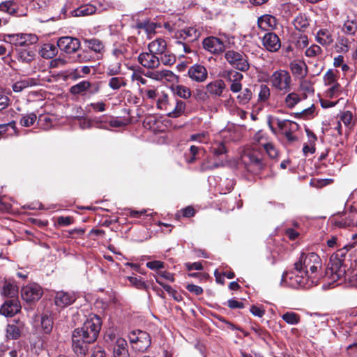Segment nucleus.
Masks as SVG:
<instances>
[{
  "label": "nucleus",
  "instance_id": "obj_1",
  "mask_svg": "<svg viewBox=\"0 0 357 357\" xmlns=\"http://www.w3.org/2000/svg\"><path fill=\"white\" fill-rule=\"evenodd\" d=\"M102 321L99 316L91 314L84 323L82 327L77 328L74 331L76 334H80L85 338L86 342L93 343L98 338L101 329Z\"/></svg>",
  "mask_w": 357,
  "mask_h": 357
},
{
  "label": "nucleus",
  "instance_id": "obj_2",
  "mask_svg": "<svg viewBox=\"0 0 357 357\" xmlns=\"http://www.w3.org/2000/svg\"><path fill=\"white\" fill-rule=\"evenodd\" d=\"M321 268V259L315 252L301 253L299 260L294 264V269L301 273L306 271L307 274H309V269L311 274H314Z\"/></svg>",
  "mask_w": 357,
  "mask_h": 357
},
{
  "label": "nucleus",
  "instance_id": "obj_3",
  "mask_svg": "<svg viewBox=\"0 0 357 357\" xmlns=\"http://www.w3.org/2000/svg\"><path fill=\"white\" fill-rule=\"evenodd\" d=\"M347 266L342 261L333 260L330 258L328 267L326 269L324 278L328 279L331 283L337 282V285L341 284L343 281H346L347 273Z\"/></svg>",
  "mask_w": 357,
  "mask_h": 357
},
{
  "label": "nucleus",
  "instance_id": "obj_4",
  "mask_svg": "<svg viewBox=\"0 0 357 357\" xmlns=\"http://www.w3.org/2000/svg\"><path fill=\"white\" fill-rule=\"evenodd\" d=\"M283 278L285 280L289 279L290 284L294 288L301 287L308 289L312 287L313 284L317 283L319 278L316 276L312 277L307 274L306 271L302 273H298L296 271V269H295L294 271L286 273L285 275H283Z\"/></svg>",
  "mask_w": 357,
  "mask_h": 357
},
{
  "label": "nucleus",
  "instance_id": "obj_5",
  "mask_svg": "<svg viewBox=\"0 0 357 357\" xmlns=\"http://www.w3.org/2000/svg\"><path fill=\"white\" fill-rule=\"evenodd\" d=\"M270 82L273 88L282 93H287L291 89V77L285 70L280 69L273 72L270 77Z\"/></svg>",
  "mask_w": 357,
  "mask_h": 357
},
{
  "label": "nucleus",
  "instance_id": "obj_6",
  "mask_svg": "<svg viewBox=\"0 0 357 357\" xmlns=\"http://www.w3.org/2000/svg\"><path fill=\"white\" fill-rule=\"evenodd\" d=\"M249 171L259 173L266 167V160L261 152L257 150L248 151L243 157Z\"/></svg>",
  "mask_w": 357,
  "mask_h": 357
},
{
  "label": "nucleus",
  "instance_id": "obj_7",
  "mask_svg": "<svg viewBox=\"0 0 357 357\" xmlns=\"http://www.w3.org/2000/svg\"><path fill=\"white\" fill-rule=\"evenodd\" d=\"M129 340L132 349L139 352L146 351L151 344L149 334L139 330L132 331L129 334Z\"/></svg>",
  "mask_w": 357,
  "mask_h": 357
},
{
  "label": "nucleus",
  "instance_id": "obj_8",
  "mask_svg": "<svg viewBox=\"0 0 357 357\" xmlns=\"http://www.w3.org/2000/svg\"><path fill=\"white\" fill-rule=\"evenodd\" d=\"M225 58L234 68L245 72L250 68L247 56L243 52L229 50L226 52Z\"/></svg>",
  "mask_w": 357,
  "mask_h": 357
},
{
  "label": "nucleus",
  "instance_id": "obj_9",
  "mask_svg": "<svg viewBox=\"0 0 357 357\" xmlns=\"http://www.w3.org/2000/svg\"><path fill=\"white\" fill-rule=\"evenodd\" d=\"M4 40L15 46L26 47L38 41V37L33 34H8Z\"/></svg>",
  "mask_w": 357,
  "mask_h": 357
},
{
  "label": "nucleus",
  "instance_id": "obj_10",
  "mask_svg": "<svg viewBox=\"0 0 357 357\" xmlns=\"http://www.w3.org/2000/svg\"><path fill=\"white\" fill-rule=\"evenodd\" d=\"M57 46L61 51L67 54H73L80 47V42L76 38L64 36L59 38Z\"/></svg>",
  "mask_w": 357,
  "mask_h": 357
},
{
  "label": "nucleus",
  "instance_id": "obj_11",
  "mask_svg": "<svg viewBox=\"0 0 357 357\" xmlns=\"http://www.w3.org/2000/svg\"><path fill=\"white\" fill-rule=\"evenodd\" d=\"M41 287L36 284L27 285L22 289L21 296L26 303L38 301L43 295Z\"/></svg>",
  "mask_w": 357,
  "mask_h": 357
},
{
  "label": "nucleus",
  "instance_id": "obj_12",
  "mask_svg": "<svg viewBox=\"0 0 357 357\" xmlns=\"http://www.w3.org/2000/svg\"><path fill=\"white\" fill-rule=\"evenodd\" d=\"M203 47L213 54H220L225 51V45L222 40L217 37L208 36L202 41Z\"/></svg>",
  "mask_w": 357,
  "mask_h": 357
},
{
  "label": "nucleus",
  "instance_id": "obj_13",
  "mask_svg": "<svg viewBox=\"0 0 357 357\" xmlns=\"http://www.w3.org/2000/svg\"><path fill=\"white\" fill-rule=\"evenodd\" d=\"M262 45L270 52H277L281 47V41L278 35L268 31L262 37Z\"/></svg>",
  "mask_w": 357,
  "mask_h": 357
},
{
  "label": "nucleus",
  "instance_id": "obj_14",
  "mask_svg": "<svg viewBox=\"0 0 357 357\" xmlns=\"http://www.w3.org/2000/svg\"><path fill=\"white\" fill-rule=\"evenodd\" d=\"M335 225L340 227L357 226V209L351 207L349 211H345L335 221Z\"/></svg>",
  "mask_w": 357,
  "mask_h": 357
},
{
  "label": "nucleus",
  "instance_id": "obj_15",
  "mask_svg": "<svg viewBox=\"0 0 357 357\" xmlns=\"http://www.w3.org/2000/svg\"><path fill=\"white\" fill-rule=\"evenodd\" d=\"M92 342H88L84 337L80 334H76V331H73L72 335V347L75 353L77 355L84 356L88 352L89 344Z\"/></svg>",
  "mask_w": 357,
  "mask_h": 357
},
{
  "label": "nucleus",
  "instance_id": "obj_16",
  "mask_svg": "<svg viewBox=\"0 0 357 357\" xmlns=\"http://www.w3.org/2000/svg\"><path fill=\"white\" fill-rule=\"evenodd\" d=\"M138 62L145 68L155 69L160 66V59L156 54L149 52H142L138 56Z\"/></svg>",
  "mask_w": 357,
  "mask_h": 357
},
{
  "label": "nucleus",
  "instance_id": "obj_17",
  "mask_svg": "<svg viewBox=\"0 0 357 357\" xmlns=\"http://www.w3.org/2000/svg\"><path fill=\"white\" fill-rule=\"evenodd\" d=\"M76 299L74 292L59 291L55 293L54 304L60 308H64L73 304Z\"/></svg>",
  "mask_w": 357,
  "mask_h": 357
},
{
  "label": "nucleus",
  "instance_id": "obj_18",
  "mask_svg": "<svg viewBox=\"0 0 357 357\" xmlns=\"http://www.w3.org/2000/svg\"><path fill=\"white\" fill-rule=\"evenodd\" d=\"M21 310V305L17 298L8 299L0 308V313L6 317H13Z\"/></svg>",
  "mask_w": 357,
  "mask_h": 357
},
{
  "label": "nucleus",
  "instance_id": "obj_19",
  "mask_svg": "<svg viewBox=\"0 0 357 357\" xmlns=\"http://www.w3.org/2000/svg\"><path fill=\"white\" fill-rule=\"evenodd\" d=\"M190 78L197 82H204L208 77L206 68L200 64H195L190 66L188 71Z\"/></svg>",
  "mask_w": 357,
  "mask_h": 357
},
{
  "label": "nucleus",
  "instance_id": "obj_20",
  "mask_svg": "<svg viewBox=\"0 0 357 357\" xmlns=\"http://www.w3.org/2000/svg\"><path fill=\"white\" fill-rule=\"evenodd\" d=\"M315 39L321 45L329 46L334 41L333 31L326 28L320 29L316 33Z\"/></svg>",
  "mask_w": 357,
  "mask_h": 357
},
{
  "label": "nucleus",
  "instance_id": "obj_21",
  "mask_svg": "<svg viewBox=\"0 0 357 357\" xmlns=\"http://www.w3.org/2000/svg\"><path fill=\"white\" fill-rule=\"evenodd\" d=\"M257 25L262 31H271L277 25V20L273 15H264L258 18Z\"/></svg>",
  "mask_w": 357,
  "mask_h": 357
},
{
  "label": "nucleus",
  "instance_id": "obj_22",
  "mask_svg": "<svg viewBox=\"0 0 357 357\" xmlns=\"http://www.w3.org/2000/svg\"><path fill=\"white\" fill-rule=\"evenodd\" d=\"M225 87L226 85L223 80L216 79L209 82L206 86V89L207 90L209 96L220 97L222 96Z\"/></svg>",
  "mask_w": 357,
  "mask_h": 357
},
{
  "label": "nucleus",
  "instance_id": "obj_23",
  "mask_svg": "<svg viewBox=\"0 0 357 357\" xmlns=\"http://www.w3.org/2000/svg\"><path fill=\"white\" fill-rule=\"evenodd\" d=\"M111 347H112L114 357L129 356L128 344L124 339H116V343L114 344V345H112Z\"/></svg>",
  "mask_w": 357,
  "mask_h": 357
},
{
  "label": "nucleus",
  "instance_id": "obj_24",
  "mask_svg": "<svg viewBox=\"0 0 357 357\" xmlns=\"http://www.w3.org/2000/svg\"><path fill=\"white\" fill-rule=\"evenodd\" d=\"M167 48V43L162 38H157L148 45V50L155 54H163Z\"/></svg>",
  "mask_w": 357,
  "mask_h": 357
},
{
  "label": "nucleus",
  "instance_id": "obj_25",
  "mask_svg": "<svg viewBox=\"0 0 357 357\" xmlns=\"http://www.w3.org/2000/svg\"><path fill=\"white\" fill-rule=\"evenodd\" d=\"M200 35V33L194 27H188L181 30L176 34V38H181L184 40L193 41Z\"/></svg>",
  "mask_w": 357,
  "mask_h": 357
},
{
  "label": "nucleus",
  "instance_id": "obj_26",
  "mask_svg": "<svg viewBox=\"0 0 357 357\" xmlns=\"http://www.w3.org/2000/svg\"><path fill=\"white\" fill-rule=\"evenodd\" d=\"M58 48L57 45L45 43L42 46L40 54L44 59H52L57 54Z\"/></svg>",
  "mask_w": 357,
  "mask_h": 357
},
{
  "label": "nucleus",
  "instance_id": "obj_27",
  "mask_svg": "<svg viewBox=\"0 0 357 357\" xmlns=\"http://www.w3.org/2000/svg\"><path fill=\"white\" fill-rule=\"evenodd\" d=\"M23 324L17 322L16 324H8L6 328V337L10 340H17L21 335Z\"/></svg>",
  "mask_w": 357,
  "mask_h": 357
},
{
  "label": "nucleus",
  "instance_id": "obj_28",
  "mask_svg": "<svg viewBox=\"0 0 357 357\" xmlns=\"http://www.w3.org/2000/svg\"><path fill=\"white\" fill-rule=\"evenodd\" d=\"M36 84L37 83L35 79L27 78L16 82L13 84L12 88L15 92L19 93L22 91L24 89L35 86Z\"/></svg>",
  "mask_w": 357,
  "mask_h": 357
},
{
  "label": "nucleus",
  "instance_id": "obj_29",
  "mask_svg": "<svg viewBox=\"0 0 357 357\" xmlns=\"http://www.w3.org/2000/svg\"><path fill=\"white\" fill-rule=\"evenodd\" d=\"M96 11V6L91 4H86L73 10L72 15L75 17L87 16L95 13Z\"/></svg>",
  "mask_w": 357,
  "mask_h": 357
},
{
  "label": "nucleus",
  "instance_id": "obj_30",
  "mask_svg": "<svg viewBox=\"0 0 357 357\" xmlns=\"http://www.w3.org/2000/svg\"><path fill=\"white\" fill-rule=\"evenodd\" d=\"M160 26L155 22H151L149 21H143L137 23L136 28L138 29H143L146 33L148 37H151V35L155 33V29Z\"/></svg>",
  "mask_w": 357,
  "mask_h": 357
},
{
  "label": "nucleus",
  "instance_id": "obj_31",
  "mask_svg": "<svg viewBox=\"0 0 357 357\" xmlns=\"http://www.w3.org/2000/svg\"><path fill=\"white\" fill-rule=\"evenodd\" d=\"M224 165L225 164L222 161L212 162L211 158L207 157L200 165L199 171L204 172L223 167Z\"/></svg>",
  "mask_w": 357,
  "mask_h": 357
},
{
  "label": "nucleus",
  "instance_id": "obj_32",
  "mask_svg": "<svg viewBox=\"0 0 357 357\" xmlns=\"http://www.w3.org/2000/svg\"><path fill=\"white\" fill-rule=\"evenodd\" d=\"M91 87V83L89 81H82L70 88V93L73 95H82Z\"/></svg>",
  "mask_w": 357,
  "mask_h": 357
},
{
  "label": "nucleus",
  "instance_id": "obj_33",
  "mask_svg": "<svg viewBox=\"0 0 357 357\" xmlns=\"http://www.w3.org/2000/svg\"><path fill=\"white\" fill-rule=\"evenodd\" d=\"M293 24L295 29L300 31H305L310 25L307 17L302 14L298 15L294 18Z\"/></svg>",
  "mask_w": 357,
  "mask_h": 357
},
{
  "label": "nucleus",
  "instance_id": "obj_34",
  "mask_svg": "<svg viewBox=\"0 0 357 357\" xmlns=\"http://www.w3.org/2000/svg\"><path fill=\"white\" fill-rule=\"evenodd\" d=\"M290 68L294 75L304 77L307 74V66L304 62H291L290 63Z\"/></svg>",
  "mask_w": 357,
  "mask_h": 357
},
{
  "label": "nucleus",
  "instance_id": "obj_35",
  "mask_svg": "<svg viewBox=\"0 0 357 357\" xmlns=\"http://www.w3.org/2000/svg\"><path fill=\"white\" fill-rule=\"evenodd\" d=\"M185 103L180 100H176V106L172 110L167 113L169 117L176 118L183 114L185 109Z\"/></svg>",
  "mask_w": 357,
  "mask_h": 357
},
{
  "label": "nucleus",
  "instance_id": "obj_36",
  "mask_svg": "<svg viewBox=\"0 0 357 357\" xmlns=\"http://www.w3.org/2000/svg\"><path fill=\"white\" fill-rule=\"evenodd\" d=\"M172 91L174 94L183 99H188L192 96L190 89L183 85L174 86L172 87Z\"/></svg>",
  "mask_w": 357,
  "mask_h": 357
},
{
  "label": "nucleus",
  "instance_id": "obj_37",
  "mask_svg": "<svg viewBox=\"0 0 357 357\" xmlns=\"http://www.w3.org/2000/svg\"><path fill=\"white\" fill-rule=\"evenodd\" d=\"M84 43L89 49L97 53H100L104 49V45L97 38L85 39Z\"/></svg>",
  "mask_w": 357,
  "mask_h": 357
},
{
  "label": "nucleus",
  "instance_id": "obj_38",
  "mask_svg": "<svg viewBox=\"0 0 357 357\" xmlns=\"http://www.w3.org/2000/svg\"><path fill=\"white\" fill-rule=\"evenodd\" d=\"M172 73L168 70H163L160 71H149L145 74V76L156 80H161L163 78L171 77Z\"/></svg>",
  "mask_w": 357,
  "mask_h": 357
},
{
  "label": "nucleus",
  "instance_id": "obj_39",
  "mask_svg": "<svg viewBox=\"0 0 357 357\" xmlns=\"http://www.w3.org/2000/svg\"><path fill=\"white\" fill-rule=\"evenodd\" d=\"M40 325L44 333L49 334L53 328V320L47 314H43L41 317Z\"/></svg>",
  "mask_w": 357,
  "mask_h": 357
},
{
  "label": "nucleus",
  "instance_id": "obj_40",
  "mask_svg": "<svg viewBox=\"0 0 357 357\" xmlns=\"http://www.w3.org/2000/svg\"><path fill=\"white\" fill-rule=\"evenodd\" d=\"M36 119L37 116L33 112L22 114L20 120V123L22 126L30 127L34 124Z\"/></svg>",
  "mask_w": 357,
  "mask_h": 357
},
{
  "label": "nucleus",
  "instance_id": "obj_41",
  "mask_svg": "<svg viewBox=\"0 0 357 357\" xmlns=\"http://www.w3.org/2000/svg\"><path fill=\"white\" fill-rule=\"evenodd\" d=\"M354 247V244L347 245L344 246L342 248L337 250L336 252L333 253L331 255V258L333 259V260L342 261V262H344L346 254L347 253L349 250Z\"/></svg>",
  "mask_w": 357,
  "mask_h": 357
},
{
  "label": "nucleus",
  "instance_id": "obj_42",
  "mask_svg": "<svg viewBox=\"0 0 357 357\" xmlns=\"http://www.w3.org/2000/svg\"><path fill=\"white\" fill-rule=\"evenodd\" d=\"M0 11L14 15L17 12L16 3L13 1H6L0 3Z\"/></svg>",
  "mask_w": 357,
  "mask_h": 357
},
{
  "label": "nucleus",
  "instance_id": "obj_43",
  "mask_svg": "<svg viewBox=\"0 0 357 357\" xmlns=\"http://www.w3.org/2000/svg\"><path fill=\"white\" fill-rule=\"evenodd\" d=\"M3 294L5 296L12 298H16L15 296L17 294V287L16 285L7 283L4 284L3 287Z\"/></svg>",
  "mask_w": 357,
  "mask_h": 357
},
{
  "label": "nucleus",
  "instance_id": "obj_44",
  "mask_svg": "<svg viewBox=\"0 0 357 357\" xmlns=\"http://www.w3.org/2000/svg\"><path fill=\"white\" fill-rule=\"evenodd\" d=\"M271 96V90L266 84H261L258 94V101L260 102H266Z\"/></svg>",
  "mask_w": 357,
  "mask_h": 357
},
{
  "label": "nucleus",
  "instance_id": "obj_45",
  "mask_svg": "<svg viewBox=\"0 0 357 357\" xmlns=\"http://www.w3.org/2000/svg\"><path fill=\"white\" fill-rule=\"evenodd\" d=\"M282 319L287 324L295 325L299 323L300 316L294 312H287L282 316Z\"/></svg>",
  "mask_w": 357,
  "mask_h": 357
},
{
  "label": "nucleus",
  "instance_id": "obj_46",
  "mask_svg": "<svg viewBox=\"0 0 357 357\" xmlns=\"http://www.w3.org/2000/svg\"><path fill=\"white\" fill-rule=\"evenodd\" d=\"M322 52V49L318 45L313 44L307 48L305 54L307 57L314 58L321 55Z\"/></svg>",
  "mask_w": 357,
  "mask_h": 357
},
{
  "label": "nucleus",
  "instance_id": "obj_47",
  "mask_svg": "<svg viewBox=\"0 0 357 357\" xmlns=\"http://www.w3.org/2000/svg\"><path fill=\"white\" fill-rule=\"evenodd\" d=\"M126 85V82H125L124 78L121 77H112L109 82V86L114 90H118L121 86H124Z\"/></svg>",
  "mask_w": 357,
  "mask_h": 357
},
{
  "label": "nucleus",
  "instance_id": "obj_48",
  "mask_svg": "<svg viewBox=\"0 0 357 357\" xmlns=\"http://www.w3.org/2000/svg\"><path fill=\"white\" fill-rule=\"evenodd\" d=\"M299 96L296 93H290L285 98V103L287 107L293 108L300 101Z\"/></svg>",
  "mask_w": 357,
  "mask_h": 357
},
{
  "label": "nucleus",
  "instance_id": "obj_49",
  "mask_svg": "<svg viewBox=\"0 0 357 357\" xmlns=\"http://www.w3.org/2000/svg\"><path fill=\"white\" fill-rule=\"evenodd\" d=\"M160 59V63H162L165 66H172L176 62V56L169 52H165L163 54H161V57Z\"/></svg>",
  "mask_w": 357,
  "mask_h": 357
},
{
  "label": "nucleus",
  "instance_id": "obj_50",
  "mask_svg": "<svg viewBox=\"0 0 357 357\" xmlns=\"http://www.w3.org/2000/svg\"><path fill=\"white\" fill-rule=\"evenodd\" d=\"M252 91L250 89H245L237 97L240 104L245 105L252 98Z\"/></svg>",
  "mask_w": 357,
  "mask_h": 357
},
{
  "label": "nucleus",
  "instance_id": "obj_51",
  "mask_svg": "<svg viewBox=\"0 0 357 357\" xmlns=\"http://www.w3.org/2000/svg\"><path fill=\"white\" fill-rule=\"evenodd\" d=\"M324 80L325 85L331 86L335 84V83H337V75L333 70L330 69L324 75Z\"/></svg>",
  "mask_w": 357,
  "mask_h": 357
},
{
  "label": "nucleus",
  "instance_id": "obj_52",
  "mask_svg": "<svg viewBox=\"0 0 357 357\" xmlns=\"http://www.w3.org/2000/svg\"><path fill=\"white\" fill-rule=\"evenodd\" d=\"M121 64L119 61L114 62L108 66L107 74L109 76L116 75L121 73Z\"/></svg>",
  "mask_w": 357,
  "mask_h": 357
},
{
  "label": "nucleus",
  "instance_id": "obj_53",
  "mask_svg": "<svg viewBox=\"0 0 357 357\" xmlns=\"http://www.w3.org/2000/svg\"><path fill=\"white\" fill-rule=\"evenodd\" d=\"M169 99L167 94H163L157 101V107L158 109H164L167 112H169Z\"/></svg>",
  "mask_w": 357,
  "mask_h": 357
},
{
  "label": "nucleus",
  "instance_id": "obj_54",
  "mask_svg": "<svg viewBox=\"0 0 357 357\" xmlns=\"http://www.w3.org/2000/svg\"><path fill=\"white\" fill-rule=\"evenodd\" d=\"M129 282L137 289H143L146 288V285L140 278H137L135 276H129L128 277Z\"/></svg>",
  "mask_w": 357,
  "mask_h": 357
},
{
  "label": "nucleus",
  "instance_id": "obj_55",
  "mask_svg": "<svg viewBox=\"0 0 357 357\" xmlns=\"http://www.w3.org/2000/svg\"><path fill=\"white\" fill-rule=\"evenodd\" d=\"M350 286L357 287V269H354L347 273V280Z\"/></svg>",
  "mask_w": 357,
  "mask_h": 357
},
{
  "label": "nucleus",
  "instance_id": "obj_56",
  "mask_svg": "<svg viewBox=\"0 0 357 357\" xmlns=\"http://www.w3.org/2000/svg\"><path fill=\"white\" fill-rule=\"evenodd\" d=\"M229 82L241 81L243 76L241 73L235 70H229L225 77Z\"/></svg>",
  "mask_w": 357,
  "mask_h": 357
},
{
  "label": "nucleus",
  "instance_id": "obj_57",
  "mask_svg": "<svg viewBox=\"0 0 357 357\" xmlns=\"http://www.w3.org/2000/svg\"><path fill=\"white\" fill-rule=\"evenodd\" d=\"M19 56L22 61L29 63L33 59L34 54L32 51L23 50L19 52Z\"/></svg>",
  "mask_w": 357,
  "mask_h": 357
},
{
  "label": "nucleus",
  "instance_id": "obj_58",
  "mask_svg": "<svg viewBox=\"0 0 357 357\" xmlns=\"http://www.w3.org/2000/svg\"><path fill=\"white\" fill-rule=\"evenodd\" d=\"M194 96L197 100L206 101L209 98L207 90L205 91L204 89H197Z\"/></svg>",
  "mask_w": 357,
  "mask_h": 357
},
{
  "label": "nucleus",
  "instance_id": "obj_59",
  "mask_svg": "<svg viewBox=\"0 0 357 357\" xmlns=\"http://www.w3.org/2000/svg\"><path fill=\"white\" fill-rule=\"evenodd\" d=\"M201 150L200 147L196 146H191L190 147V154L191 156L188 158H187L186 162L189 164H192L195 162V160L197 159V155L199 153V151Z\"/></svg>",
  "mask_w": 357,
  "mask_h": 357
},
{
  "label": "nucleus",
  "instance_id": "obj_60",
  "mask_svg": "<svg viewBox=\"0 0 357 357\" xmlns=\"http://www.w3.org/2000/svg\"><path fill=\"white\" fill-rule=\"evenodd\" d=\"M353 119V114L350 111L343 112L340 116V121H342L345 126H349Z\"/></svg>",
  "mask_w": 357,
  "mask_h": 357
},
{
  "label": "nucleus",
  "instance_id": "obj_61",
  "mask_svg": "<svg viewBox=\"0 0 357 357\" xmlns=\"http://www.w3.org/2000/svg\"><path fill=\"white\" fill-rule=\"evenodd\" d=\"M264 148L271 158H275L278 156V151L272 143L265 144Z\"/></svg>",
  "mask_w": 357,
  "mask_h": 357
},
{
  "label": "nucleus",
  "instance_id": "obj_62",
  "mask_svg": "<svg viewBox=\"0 0 357 357\" xmlns=\"http://www.w3.org/2000/svg\"><path fill=\"white\" fill-rule=\"evenodd\" d=\"M332 181V179H312L310 181V185L312 187L321 188L330 184Z\"/></svg>",
  "mask_w": 357,
  "mask_h": 357
},
{
  "label": "nucleus",
  "instance_id": "obj_63",
  "mask_svg": "<svg viewBox=\"0 0 357 357\" xmlns=\"http://www.w3.org/2000/svg\"><path fill=\"white\" fill-rule=\"evenodd\" d=\"M116 339L121 338L116 337L114 333L111 331H107L104 336V340L105 342L109 344V347H112V345H114V344L116 343Z\"/></svg>",
  "mask_w": 357,
  "mask_h": 357
},
{
  "label": "nucleus",
  "instance_id": "obj_64",
  "mask_svg": "<svg viewBox=\"0 0 357 357\" xmlns=\"http://www.w3.org/2000/svg\"><path fill=\"white\" fill-rule=\"evenodd\" d=\"M331 86L327 90L326 94L328 97L333 98L340 92V84L339 83H335V84Z\"/></svg>",
  "mask_w": 357,
  "mask_h": 357
}]
</instances>
